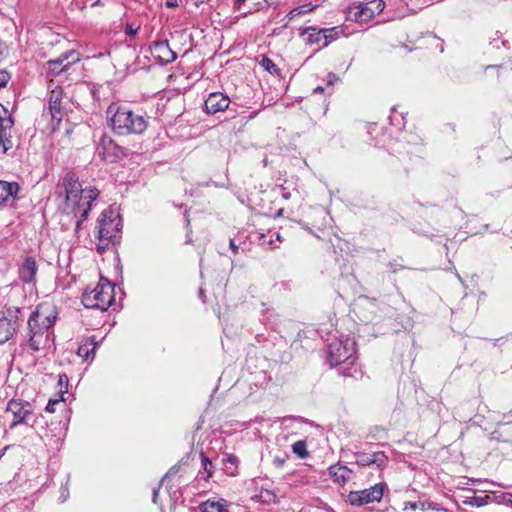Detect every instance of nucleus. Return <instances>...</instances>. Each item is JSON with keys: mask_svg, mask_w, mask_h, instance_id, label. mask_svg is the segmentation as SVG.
Returning a JSON list of instances; mask_svg holds the SVG:
<instances>
[{"mask_svg": "<svg viewBox=\"0 0 512 512\" xmlns=\"http://www.w3.org/2000/svg\"><path fill=\"white\" fill-rule=\"evenodd\" d=\"M230 249L233 251L234 254H237L238 252V246L235 244L234 240H230L229 243Z\"/></svg>", "mask_w": 512, "mask_h": 512, "instance_id": "c03bdc74", "label": "nucleus"}, {"mask_svg": "<svg viewBox=\"0 0 512 512\" xmlns=\"http://www.w3.org/2000/svg\"><path fill=\"white\" fill-rule=\"evenodd\" d=\"M356 342L349 336L332 341L328 345L327 361L331 367L339 366L343 376L355 377L358 367L355 363Z\"/></svg>", "mask_w": 512, "mask_h": 512, "instance_id": "f03ea898", "label": "nucleus"}, {"mask_svg": "<svg viewBox=\"0 0 512 512\" xmlns=\"http://www.w3.org/2000/svg\"><path fill=\"white\" fill-rule=\"evenodd\" d=\"M280 193H281V196L288 200L291 198V192L288 191L285 187H283L282 185L280 186Z\"/></svg>", "mask_w": 512, "mask_h": 512, "instance_id": "c9c22d12", "label": "nucleus"}, {"mask_svg": "<svg viewBox=\"0 0 512 512\" xmlns=\"http://www.w3.org/2000/svg\"><path fill=\"white\" fill-rule=\"evenodd\" d=\"M62 94L63 91L60 87L54 88L49 94L47 109L51 116L52 131L59 128L65 114L62 106Z\"/></svg>", "mask_w": 512, "mask_h": 512, "instance_id": "ddd939ff", "label": "nucleus"}, {"mask_svg": "<svg viewBox=\"0 0 512 512\" xmlns=\"http://www.w3.org/2000/svg\"><path fill=\"white\" fill-rule=\"evenodd\" d=\"M208 0H195L196 4L199 5V4H203L205 2H207Z\"/></svg>", "mask_w": 512, "mask_h": 512, "instance_id": "8fccbe9b", "label": "nucleus"}, {"mask_svg": "<svg viewBox=\"0 0 512 512\" xmlns=\"http://www.w3.org/2000/svg\"><path fill=\"white\" fill-rule=\"evenodd\" d=\"M13 125L14 122L10 115L0 116V132H10Z\"/></svg>", "mask_w": 512, "mask_h": 512, "instance_id": "bb28decb", "label": "nucleus"}, {"mask_svg": "<svg viewBox=\"0 0 512 512\" xmlns=\"http://www.w3.org/2000/svg\"><path fill=\"white\" fill-rule=\"evenodd\" d=\"M418 507L425 508V501L406 502L404 504V511L416 510Z\"/></svg>", "mask_w": 512, "mask_h": 512, "instance_id": "7c9ffc66", "label": "nucleus"}, {"mask_svg": "<svg viewBox=\"0 0 512 512\" xmlns=\"http://www.w3.org/2000/svg\"><path fill=\"white\" fill-rule=\"evenodd\" d=\"M2 114L7 115L8 111L2 104H0V116H3Z\"/></svg>", "mask_w": 512, "mask_h": 512, "instance_id": "de8ad7c7", "label": "nucleus"}, {"mask_svg": "<svg viewBox=\"0 0 512 512\" xmlns=\"http://www.w3.org/2000/svg\"><path fill=\"white\" fill-rule=\"evenodd\" d=\"M287 459H288V455L285 453H283L281 455H275L273 457V465L277 468H281L285 464Z\"/></svg>", "mask_w": 512, "mask_h": 512, "instance_id": "c756f323", "label": "nucleus"}, {"mask_svg": "<svg viewBox=\"0 0 512 512\" xmlns=\"http://www.w3.org/2000/svg\"><path fill=\"white\" fill-rule=\"evenodd\" d=\"M62 185L65 192L63 212L66 215H72L76 219L75 233L77 234L100 192L97 188L91 186L83 188L78 176L73 172H68L63 177Z\"/></svg>", "mask_w": 512, "mask_h": 512, "instance_id": "f257e3e1", "label": "nucleus"}, {"mask_svg": "<svg viewBox=\"0 0 512 512\" xmlns=\"http://www.w3.org/2000/svg\"><path fill=\"white\" fill-rule=\"evenodd\" d=\"M67 497H68V491H67V489H63L61 492V496H60L61 502L66 501Z\"/></svg>", "mask_w": 512, "mask_h": 512, "instance_id": "49530a36", "label": "nucleus"}, {"mask_svg": "<svg viewBox=\"0 0 512 512\" xmlns=\"http://www.w3.org/2000/svg\"><path fill=\"white\" fill-rule=\"evenodd\" d=\"M267 6L276 8L279 4V0H264Z\"/></svg>", "mask_w": 512, "mask_h": 512, "instance_id": "a19ab883", "label": "nucleus"}, {"mask_svg": "<svg viewBox=\"0 0 512 512\" xmlns=\"http://www.w3.org/2000/svg\"><path fill=\"white\" fill-rule=\"evenodd\" d=\"M99 2H100V0H96V1L92 4V6H96V5H98V4H99Z\"/></svg>", "mask_w": 512, "mask_h": 512, "instance_id": "4d7b16f0", "label": "nucleus"}, {"mask_svg": "<svg viewBox=\"0 0 512 512\" xmlns=\"http://www.w3.org/2000/svg\"><path fill=\"white\" fill-rule=\"evenodd\" d=\"M114 302V286L108 280L101 278L92 290H86L82 295V303L86 308L106 311Z\"/></svg>", "mask_w": 512, "mask_h": 512, "instance_id": "423d86ee", "label": "nucleus"}, {"mask_svg": "<svg viewBox=\"0 0 512 512\" xmlns=\"http://www.w3.org/2000/svg\"><path fill=\"white\" fill-rule=\"evenodd\" d=\"M487 498H488V496H485V497L473 496L469 499V501H467V503L471 506L482 507L487 504V500H486Z\"/></svg>", "mask_w": 512, "mask_h": 512, "instance_id": "c85d7f7f", "label": "nucleus"}, {"mask_svg": "<svg viewBox=\"0 0 512 512\" xmlns=\"http://www.w3.org/2000/svg\"><path fill=\"white\" fill-rule=\"evenodd\" d=\"M0 145L3 147L4 153L12 148L10 132H0Z\"/></svg>", "mask_w": 512, "mask_h": 512, "instance_id": "a878e982", "label": "nucleus"}, {"mask_svg": "<svg viewBox=\"0 0 512 512\" xmlns=\"http://www.w3.org/2000/svg\"><path fill=\"white\" fill-rule=\"evenodd\" d=\"M328 471L331 478L338 484L346 483L352 475V470L342 465H331Z\"/></svg>", "mask_w": 512, "mask_h": 512, "instance_id": "6ab92c4d", "label": "nucleus"}, {"mask_svg": "<svg viewBox=\"0 0 512 512\" xmlns=\"http://www.w3.org/2000/svg\"><path fill=\"white\" fill-rule=\"evenodd\" d=\"M275 235H276V239H277L278 241H281V236H280V234H279V233H275Z\"/></svg>", "mask_w": 512, "mask_h": 512, "instance_id": "5fc2aeb1", "label": "nucleus"}, {"mask_svg": "<svg viewBox=\"0 0 512 512\" xmlns=\"http://www.w3.org/2000/svg\"><path fill=\"white\" fill-rule=\"evenodd\" d=\"M269 247H270L271 249L276 248V246L273 244V240H272V239L269 241Z\"/></svg>", "mask_w": 512, "mask_h": 512, "instance_id": "3c124183", "label": "nucleus"}, {"mask_svg": "<svg viewBox=\"0 0 512 512\" xmlns=\"http://www.w3.org/2000/svg\"><path fill=\"white\" fill-rule=\"evenodd\" d=\"M37 270L36 260L31 256L26 257L19 270L21 280L25 283H32L35 280Z\"/></svg>", "mask_w": 512, "mask_h": 512, "instance_id": "f3484780", "label": "nucleus"}, {"mask_svg": "<svg viewBox=\"0 0 512 512\" xmlns=\"http://www.w3.org/2000/svg\"><path fill=\"white\" fill-rule=\"evenodd\" d=\"M61 401H62V400H58V399H55V400L50 399V400L48 401L47 405H46L45 410H46L47 412H50V413L55 412V406H56L57 404H59Z\"/></svg>", "mask_w": 512, "mask_h": 512, "instance_id": "72a5a7b5", "label": "nucleus"}, {"mask_svg": "<svg viewBox=\"0 0 512 512\" xmlns=\"http://www.w3.org/2000/svg\"><path fill=\"white\" fill-rule=\"evenodd\" d=\"M225 461H226V463H230L235 466L238 460H237L236 456L228 455L227 458L225 459Z\"/></svg>", "mask_w": 512, "mask_h": 512, "instance_id": "ea45409f", "label": "nucleus"}, {"mask_svg": "<svg viewBox=\"0 0 512 512\" xmlns=\"http://www.w3.org/2000/svg\"><path fill=\"white\" fill-rule=\"evenodd\" d=\"M11 76L6 70H0V89L5 87Z\"/></svg>", "mask_w": 512, "mask_h": 512, "instance_id": "473e14b6", "label": "nucleus"}, {"mask_svg": "<svg viewBox=\"0 0 512 512\" xmlns=\"http://www.w3.org/2000/svg\"><path fill=\"white\" fill-rule=\"evenodd\" d=\"M150 52L152 56L162 64H169L177 59V54L174 52L167 40H156L150 45Z\"/></svg>", "mask_w": 512, "mask_h": 512, "instance_id": "4468645a", "label": "nucleus"}, {"mask_svg": "<svg viewBox=\"0 0 512 512\" xmlns=\"http://www.w3.org/2000/svg\"><path fill=\"white\" fill-rule=\"evenodd\" d=\"M8 447H4L1 451H0V458L4 455L5 451L7 450Z\"/></svg>", "mask_w": 512, "mask_h": 512, "instance_id": "603ef678", "label": "nucleus"}, {"mask_svg": "<svg viewBox=\"0 0 512 512\" xmlns=\"http://www.w3.org/2000/svg\"><path fill=\"white\" fill-rule=\"evenodd\" d=\"M75 61H79L78 56L75 59H73V62H75Z\"/></svg>", "mask_w": 512, "mask_h": 512, "instance_id": "680f3d73", "label": "nucleus"}, {"mask_svg": "<svg viewBox=\"0 0 512 512\" xmlns=\"http://www.w3.org/2000/svg\"><path fill=\"white\" fill-rule=\"evenodd\" d=\"M227 501L224 499L207 500L199 505L201 512H228Z\"/></svg>", "mask_w": 512, "mask_h": 512, "instance_id": "412c9836", "label": "nucleus"}, {"mask_svg": "<svg viewBox=\"0 0 512 512\" xmlns=\"http://www.w3.org/2000/svg\"><path fill=\"white\" fill-rule=\"evenodd\" d=\"M21 309L18 307H7L0 318V344L9 341L19 327Z\"/></svg>", "mask_w": 512, "mask_h": 512, "instance_id": "9d476101", "label": "nucleus"}, {"mask_svg": "<svg viewBox=\"0 0 512 512\" xmlns=\"http://www.w3.org/2000/svg\"><path fill=\"white\" fill-rule=\"evenodd\" d=\"M97 341L94 336L90 337L85 343L81 344L78 347L77 354L78 356L84 358L85 360L93 359L95 355V350L97 348Z\"/></svg>", "mask_w": 512, "mask_h": 512, "instance_id": "aec40b11", "label": "nucleus"}, {"mask_svg": "<svg viewBox=\"0 0 512 512\" xmlns=\"http://www.w3.org/2000/svg\"><path fill=\"white\" fill-rule=\"evenodd\" d=\"M177 472L176 466L170 468V470L165 474V476L162 478V482H164L167 478L174 475Z\"/></svg>", "mask_w": 512, "mask_h": 512, "instance_id": "4c0bfd02", "label": "nucleus"}, {"mask_svg": "<svg viewBox=\"0 0 512 512\" xmlns=\"http://www.w3.org/2000/svg\"><path fill=\"white\" fill-rule=\"evenodd\" d=\"M69 65H70V64H68V65L64 66V67L61 69V71H65V70H67V69H68V67H69Z\"/></svg>", "mask_w": 512, "mask_h": 512, "instance_id": "6e6d98bb", "label": "nucleus"}, {"mask_svg": "<svg viewBox=\"0 0 512 512\" xmlns=\"http://www.w3.org/2000/svg\"><path fill=\"white\" fill-rule=\"evenodd\" d=\"M443 51H444V48H443V45H441L440 52H443Z\"/></svg>", "mask_w": 512, "mask_h": 512, "instance_id": "052dcab7", "label": "nucleus"}, {"mask_svg": "<svg viewBox=\"0 0 512 512\" xmlns=\"http://www.w3.org/2000/svg\"><path fill=\"white\" fill-rule=\"evenodd\" d=\"M43 306H38L28 319V346L33 351H39L42 344L48 340L49 329L56 321L55 314H45Z\"/></svg>", "mask_w": 512, "mask_h": 512, "instance_id": "39448f33", "label": "nucleus"}, {"mask_svg": "<svg viewBox=\"0 0 512 512\" xmlns=\"http://www.w3.org/2000/svg\"><path fill=\"white\" fill-rule=\"evenodd\" d=\"M429 508L438 509L436 504H434V503H429Z\"/></svg>", "mask_w": 512, "mask_h": 512, "instance_id": "864d4df0", "label": "nucleus"}, {"mask_svg": "<svg viewBox=\"0 0 512 512\" xmlns=\"http://www.w3.org/2000/svg\"><path fill=\"white\" fill-rule=\"evenodd\" d=\"M327 78H328V84H330V85L338 80V77L334 73H329Z\"/></svg>", "mask_w": 512, "mask_h": 512, "instance_id": "79ce46f5", "label": "nucleus"}, {"mask_svg": "<svg viewBox=\"0 0 512 512\" xmlns=\"http://www.w3.org/2000/svg\"><path fill=\"white\" fill-rule=\"evenodd\" d=\"M96 153L104 161L115 163L126 156V151L123 147L117 145L113 139L102 134L96 142Z\"/></svg>", "mask_w": 512, "mask_h": 512, "instance_id": "6e6552de", "label": "nucleus"}, {"mask_svg": "<svg viewBox=\"0 0 512 512\" xmlns=\"http://www.w3.org/2000/svg\"><path fill=\"white\" fill-rule=\"evenodd\" d=\"M69 379L66 374H60L58 376V385L60 387L59 391L63 392V388H65V392H67Z\"/></svg>", "mask_w": 512, "mask_h": 512, "instance_id": "2f4dec72", "label": "nucleus"}, {"mask_svg": "<svg viewBox=\"0 0 512 512\" xmlns=\"http://www.w3.org/2000/svg\"><path fill=\"white\" fill-rule=\"evenodd\" d=\"M6 411L13 415L10 428H14L18 424H28V419L33 413L32 405L28 401L20 399H11L7 403Z\"/></svg>", "mask_w": 512, "mask_h": 512, "instance_id": "f8f14e48", "label": "nucleus"}, {"mask_svg": "<svg viewBox=\"0 0 512 512\" xmlns=\"http://www.w3.org/2000/svg\"><path fill=\"white\" fill-rule=\"evenodd\" d=\"M108 122L118 135L141 134L147 128L146 118L126 106L111 104L107 109Z\"/></svg>", "mask_w": 512, "mask_h": 512, "instance_id": "7ed1b4c3", "label": "nucleus"}, {"mask_svg": "<svg viewBox=\"0 0 512 512\" xmlns=\"http://www.w3.org/2000/svg\"><path fill=\"white\" fill-rule=\"evenodd\" d=\"M77 55V53L73 50L63 53L60 57L54 60H49L48 64L52 65H61L65 60L69 59L71 56Z\"/></svg>", "mask_w": 512, "mask_h": 512, "instance_id": "cd10ccee", "label": "nucleus"}, {"mask_svg": "<svg viewBox=\"0 0 512 512\" xmlns=\"http://www.w3.org/2000/svg\"><path fill=\"white\" fill-rule=\"evenodd\" d=\"M282 212H283V209H280V210L277 212V216L282 215Z\"/></svg>", "mask_w": 512, "mask_h": 512, "instance_id": "13d9d810", "label": "nucleus"}, {"mask_svg": "<svg viewBox=\"0 0 512 512\" xmlns=\"http://www.w3.org/2000/svg\"><path fill=\"white\" fill-rule=\"evenodd\" d=\"M230 102L231 101L227 95L221 92H212L205 100V111L208 114L223 112L228 109Z\"/></svg>", "mask_w": 512, "mask_h": 512, "instance_id": "2eb2a0df", "label": "nucleus"}, {"mask_svg": "<svg viewBox=\"0 0 512 512\" xmlns=\"http://www.w3.org/2000/svg\"><path fill=\"white\" fill-rule=\"evenodd\" d=\"M293 452L301 458L308 456L306 442L299 440L292 445Z\"/></svg>", "mask_w": 512, "mask_h": 512, "instance_id": "393cba45", "label": "nucleus"}, {"mask_svg": "<svg viewBox=\"0 0 512 512\" xmlns=\"http://www.w3.org/2000/svg\"><path fill=\"white\" fill-rule=\"evenodd\" d=\"M96 249L103 254L107 249L120 242L122 237V223L120 215L111 207L105 209L97 220Z\"/></svg>", "mask_w": 512, "mask_h": 512, "instance_id": "20e7f679", "label": "nucleus"}, {"mask_svg": "<svg viewBox=\"0 0 512 512\" xmlns=\"http://www.w3.org/2000/svg\"><path fill=\"white\" fill-rule=\"evenodd\" d=\"M341 33L339 27L332 28H305L301 36H306L305 41L310 45H318L319 48L328 46L332 41L336 40Z\"/></svg>", "mask_w": 512, "mask_h": 512, "instance_id": "0eeeda50", "label": "nucleus"}, {"mask_svg": "<svg viewBox=\"0 0 512 512\" xmlns=\"http://www.w3.org/2000/svg\"><path fill=\"white\" fill-rule=\"evenodd\" d=\"M247 0H234L233 9L239 11L241 9V5L244 4Z\"/></svg>", "mask_w": 512, "mask_h": 512, "instance_id": "e433bc0d", "label": "nucleus"}, {"mask_svg": "<svg viewBox=\"0 0 512 512\" xmlns=\"http://www.w3.org/2000/svg\"><path fill=\"white\" fill-rule=\"evenodd\" d=\"M200 457L202 462V470L199 471V475L202 479L207 480L212 476L214 466L204 452L200 453Z\"/></svg>", "mask_w": 512, "mask_h": 512, "instance_id": "4be33fe9", "label": "nucleus"}, {"mask_svg": "<svg viewBox=\"0 0 512 512\" xmlns=\"http://www.w3.org/2000/svg\"><path fill=\"white\" fill-rule=\"evenodd\" d=\"M159 494V487L153 489L152 501L153 503H157V498Z\"/></svg>", "mask_w": 512, "mask_h": 512, "instance_id": "a18cd8bd", "label": "nucleus"}, {"mask_svg": "<svg viewBox=\"0 0 512 512\" xmlns=\"http://www.w3.org/2000/svg\"><path fill=\"white\" fill-rule=\"evenodd\" d=\"M20 190L17 182L0 181V207L10 199H15Z\"/></svg>", "mask_w": 512, "mask_h": 512, "instance_id": "a211bd4d", "label": "nucleus"}, {"mask_svg": "<svg viewBox=\"0 0 512 512\" xmlns=\"http://www.w3.org/2000/svg\"><path fill=\"white\" fill-rule=\"evenodd\" d=\"M260 65L265 71L269 72L271 75H280V69L278 68V66L273 62V60H271L267 56H262Z\"/></svg>", "mask_w": 512, "mask_h": 512, "instance_id": "5701e85b", "label": "nucleus"}, {"mask_svg": "<svg viewBox=\"0 0 512 512\" xmlns=\"http://www.w3.org/2000/svg\"><path fill=\"white\" fill-rule=\"evenodd\" d=\"M199 295L203 296V291L201 289L199 290Z\"/></svg>", "mask_w": 512, "mask_h": 512, "instance_id": "bf43d9fd", "label": "nucleus"}, {"mask_svg": "<svg viewBox=\"0 0 512 512\" xmlns=\"http://www.w3.org/2000/svg\"><path fill=\"white\" fill-rule=\"evenodd\" d=\"M500 43L502 45H505V41L504 40H501ZM490 45H492L494 48H499V39H493L491 42H490Z\"/></svg>", "mask_w": 512, "mask_h": 512, "instance_id": "37998d69", "label": "nucleus"}, {"mask_svg": "<svg viewBox=\"0 0 512 512\" xmlns=\"http://www.w3.org/2000/svg\"><path fill=\"white\" fill-rule=\"evenodd\" d=\"M457 278H458L460 281H462V279H461V277H460V275H459V274H457Z\"/></svg>", "mask_w": 512, "mask_h": 512, "instance_id": "e2e57ef3", "label": "nucleus"}, {"mask_svg": "<svg viewBox=\"0 0 512 512\" xmlns=\"http://www.w3.org/2000/svg\"><path fill=\"white\" fill-rule=\"evenodd\" d=\"M323 91H324V88H323V87H321V86H318V87H316V88L314 89V93H321V92H323Z\"/></svg>", "mask_w": 512, "mask_h": 512, "instance_id": "09e8293b", "label": "nucleus"}, {"mask_svg": "<svg viewBox=\"0 0 512 512\" xmlns=\"http://www.w3.org/2000/svg\"><path fill=\"white\" fill-rule=\"evenodd\" d=\"M138 32V27H134L132 24L130 23H127L126 24V27H125V33L126 35L130 36V37H134Z\"/></svg>", "mask_w": 512, "mask_h": 512, "instance_id": "f704fd0d", "label": "nucleus"}, {"mask_svg": "<svg viewBox=\"0 0 512 512\" xmlns=\"http://www.w3.org/2000/svg\"><path fill=\"white\" fill-rule=\"evenodd\" d=\"M312 10H313V7H310L309 5L299 6V7H296V8H293L292 10H290L287 13L286 18L288 19V21H291L295 17H297L299 15L306 14Z\"/></svg>", "mask_w": 512, "mask_h": 512, "instance_id": "b1692460", "label": "nucleus"}, {"mask_svg": "<svg viewBox=\"0 0 512 512\" xmlns=\"http://www.w3.org/2000/svg\"><path fill=\"white\" fill-rule=\"evenodd\" d=\"M384 8L385 2L383 0L361 2L359 5L349 9L348 17L356 22L365 23L380 14Z\"/></svg>", "mask_w": 512, "mask_h": 512, "instance_id": "1a4fd4ad", "label": "nucleus"}, {"mask_svg": "<svg viewBox=\"0 0 512 512\" xmlns=\"http://www.w3.org/2000/svg\"><path fill=\"white\" fill-rule=\"evenodd\" d=\"M165 6L167 8H176V7H178V1L177 0H166Z\"/></svg>", "mask_w": 512, "mask_h": 512, "instance_id": "58836bf2", "label": "nucleus"}, {"mask_svg": "<svg viewBox=\"0 0 512 512\" xmlns=\"http://www.w3.org/2000/svg\"><path fill=\"white\" fill-rule=\"evenodd\" d=\"M354 456L355 462L360 466H370L375 464L378 468H382L388 462V457L383 451L373 453L356 452Z\"/></svg>", "mask_w": 512, "mask_h": 512, "instance_id": "dca6fc26", "label": "nucleus"}, {"mask_svg": "<svg viewBox=\"0 0 512 512\" xmlns=\"http://www.w3.org/2000/svg\"><path fill=\"white\" fill-rule=\"evenodd\" d=\"M384 488V483H376L367 489L351 491L348 494V502L352 506L357 507L374 502H380L384 494Z\"/></svg>", "mask_w": 512, "mask_h": 512, "instance_id": "9b49d317", "label": "nucleus"}, {"mask_svg": "<svg viewBox=\"0 0 512 512\" xmlns=\"http://www.w3.org/2000/svg\"><path fill=\"white\" fill-rule=\"evenodd\" d=\"M429 503H430V502H425V507H426V506H427V507H429Z\"/></svg>", "mask_w": 512, "mask_h": 512, "instance_id": "0e129e2a", "label": "nucleus"}]
</instances>
